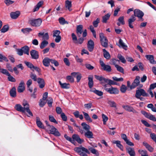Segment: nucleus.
<instances>
[{"mask_svg": "<svg viewBox=\"0 0 156 156\" xmlns=\"http://www.w3.org/2000/svg\"><path fill=\"white\" fill-rule=\"evenodd\" d=\"M74 150L81 156H87V155L86 153L88 154H90V152L87 149L82 146L75 148Z\"/></svg>", "mask_w": 156, "mask_h": 156, "instance_id": "f257e3e1", "label": "nucleus"}, {"mask_svg": "<svg viewBox=\"0 0 156 156\" xmlns=\"http://www.w3.org/2000/svg\"><path fill=\"white\" fill-rule=\"evenodd\" d=\"M42 20L41 18L37 19H31L29 20V24L31 26L35 27L40 26L42 23Z\"/></svg>", "mask_w": 156, "mask_h": 156, "instance_id": "f03ea898", "label": "nucleus"}, {"mask_svg": "<svg viewBox=\"0 0 156 156\" xmlns=\"http://www.w3.org/2000/svg\"><path fill=\"white\" fill-rule=\"evenodd\" d=\"M99 37L102 46L105 48L108 46V41L104 34L102 33L99 34Z\"/></svg>", "mask_w": 156, "mask_h": 156, "instance_id": "7ed1b4c3", "label": "nucleus"}, {"mask_svg": "<svg viewBox=\"0 0 156 156\" xmlns=\"http://www.w3.org/2000/svg\"><path fill=\"white\" fill-rule=\"evenodd\" d=\"M71 36L73 42L74 44H81L83 43L84 40L83 37H81L77 39L76 36L73 33L72 34Z\"/></svg>", "mask_w": 156, "mask_h": 156, "instance_id": "20e7f679", "label": "nucleus"}, {"mask_svg": "<svg viewBox=\"0 0 156 156\" xmlns=\"http://www.w3.org/2000/svg\"><path fill=\"white\" fill-rule=\"evenodd\" d=\"M141 96H142L143 97H148L149 95L144 90L140 88L136 90L135 97H137Z\"/></svg>", "mask_w": 156, "mask_h": 156, "instance_id": "39448f33", "label": "nucleus"}, {"mask_svg": "<svg viewBox=\"0 0 156 156\" xmlns=\"http://www.w3.org/2000/svg\"><path fill=\"white\" fill-rule=\"evenodd\" d=\"M50 131V133L56 136H60V133L58 131L57 129L53 126H51L49 128H48Z\"/></svg>", "mask_w": 156, "mask_h": 156, "instance_id": "423d86ee", "label": "nucleus"}, {"mask_svg": "<svg viewBox=\"0 0 156 156\" xmlns=\"http://www.w3.org/2000/svg\"><path fill=\"white\" fill-rule=\"evenodd\" d=\"M100 63L101 66L102 67V69L108 72H110L111 71L112 69L110 66L106 65L102 60H100Z\"/></svg>", "mask_w": 156, "mask_h": 156, "instance_id": "0eeeda50", "label": "nucleus"}, {"mask_svg": "<svg viewBox=\"0 0 156 156\" xmlns=\"http://www.w3.org/2000/svg\"><path fill=\"white\" fill-rule=\"evenodd\" d=\"M141 113L144 115L145 117L149 119L150 120L154 122L156 121V118L155 116L151 114L148 113L144 111H142Z\"/></svg>", "mask_w": 156, "mask_h": 156, "instance_id": "6e6552de", "label": "nucleus"}, {"mask_svg": "<svg viewBox=\"0 0 156 156\" xmlns=\"http://www.w3.org/2000/svg\"><path fill=\"white\" fill-rule=\"evenodd\" d=\"M105 91L111 94H118L119 90L117 88L111 87L109 89H105Z\"/></svg>", "mask_w": 156, "mask_h": 156, "instance_id": "1a4fd4ad", "label": "nucleus"}, {"mask_svg": "<svg viewBox=\"0 0 156 156\" xmlns=\"http://www.w3.org/2000/svg\"><path fill=\"white\" fill-rule=\"evenodd\" d=\"M140 78V77L139 76H136V79L134 80L133 82L130 86L131 89L134 88L136 87L140 83L139 80Z\"/></svg>", "mask_w": 156, "mask_h": 156, "instance_id": "9d476101", "label": "nucleus"}, {"mask_svg": "<svg viewBox=\"0 0 156 156\" xmlns=\"http://www.w3.org/2000/svg\"><path fill=\"white\" fill-rule=\"evenodd\" d=\"M30 53L32 59H37L39 57V53L38 51L35 50H32L30 52Z\"/></svg>", "mask_w": 156, "mask_h": 156, "instance_id": "9b49d317", "label": "nucleus"}, {"mask_svg": "<svg viewBox=\"0 0 156 156\" xmlns=\"http://www.w3.org/2000/svg\"><path fill=\"white\" fill-rule=\"evenodd\" d=\"M134 14L133 15L135 17H137L139 19H142L144 15V13L140 10L136 9L134 11Z\"/></svg>", "mask_w": 156, "mask_h": 156, "instance_id": "f8f14e48", "label": "nucleus"}, {"mask_svg": "<svg viewBox=\"0 0 156 156\" xmlns=\"http://www.w3.org/2000/svg\"><path fill=\"white\" fill-rule=\"evenodd\" d=\"M126 152L128 153L130 156H135L136 153L134 148L129 147H126Z\"/></svg>", "mask_w": 156, "mask_h": 156, "instance_id": "ddd939ff", "label": "nucleus"}, {"mask_svg": "<svg viewBox=\"0 0 156 156\" xmlns=\"http://www.w3.org/2000/svg\"><path fill=\"white\" fill-rule=\"evenodd\" d=\"M83 26L82 25L77 26L76 32L78 37H80L83 33Z\"/></svg>", "mask_w": 156, "mask_h": 156, "instance_id": "4468645a", "label": "nucleus"}, {"mask_svg": "<svg viewBox=\"0 0 156 156\" xmlns=\"http://www.w3.org/2000/svg\"><path fill=\"white\" fill-rule=\"evenodd\" d=\"M87 48L89 51L90 52L92 51L94 47V43L91 40L88 41L87 44Z\"/></svg>", "mask_w": 156, "mask_h": 156, "instance_id": "2eb2a0df", "label": "nucleus"}, {"mask_svg": "<svg viewBox=\"0 0 156 156\" xmlns=\"http://www.w3.org/2000/svg\"><path fill=\"white\" fill-rule=\"evenodd\" d=\"M24 83L23 80H21L17 88L18 92H23L25 90Z\"/></svg>", "mask_w": 156, "mask_h": 156, "instance_id": "dca6fc26", "label": "nucleus"}, {"mask_svg": "<svg viewBox=\"0 0 156 156\" xmlns=\"http://www.w3.org/2000/svg\"><path fill=\"white\" fill-rule=\"evenodd\" d=\"M122 108L128 111L132 112L134 113H138V112L133 107L129 105H123Z\"/></svg>", "mask_w": 156, "mask_h": 156, "instance_id": "f3484780", "label": "nucleus"}, {"mask_svg": "<svg viewBox=\"0 0 156 156\" xmlns=\"http://www.w3.org/2000/svg\"><path fill=\"white\" fill-rule=\"evenodd\" d=\"M73 140L76 141L78 143L81 144L84 141L83 139H80L79 136L77 134H74L72 136Z\"/></svg>", "mask_w": 156, "mask_h": 156, "instance_id": "a211bd4d", "label": "nucleus"}, {"mask_svg": "<svg viewBox=\"0 0 156 156\" xmlns=\"http://www.w3.org/2000/svg\"><path fill=\"white\" fill-rule=\"evenodd\" d=\"M136 19L135 16L133 15H132L131 18L129 19L128 20L129 26L130 28H133V26L132 25V23L135 21Z\"/></svg>", "mask_w": 156, "mask_h": 156, "instance_id": "6ab92c4d", "label": "nucleus"}, {"mask_svg": "<svg viewBox=\"0 0 156 156\" xmlns=\"http://www.w3.org/2000/svg\"><path fill=\"white\" fill-rule=\"evenodd\" d=\"M39 84V87L41 88H43L45 86V83L44 80L41 78H38L37 80Z\"/></svg>", "mask_w": 156, "mask_h": 156, "instance_id": "aec40b11", "label": "nucleus"}, {"mask_svg": "<svg viewBox=\"0 0 156 156\" xmlns=\"http://www.w3.org/2000/svg\"><path fill=\"white\" fill-rule=\"evenodd\" d=\"M71 75L74 77H76L77 79V82H79L80 80L82 75L79 73L73 72L71 73Z\"/></svg>", "mask_w": 156, "mask_h": 156, "instance_id": "412c9836", "label": "nucleus"}, {"mask_svg": "<svg viewBox=\"0 0 156 156\" xmlns=\"http://www.w3.org/2000/svg\"><path fill=\"white\" fill-rule=\"evenodd\" d=\"M146 58L152 64H156V61L154 60V57L153 55H145Z\"/></svg>", "mask_w": 156, "mask_h": 156, "instance_id": "4be33fe9", "label": "nucleus"}, {"mask_svg": "<svg viewBox=\"0 0 156 156\" xmlns=\"http://www.w3.org/2000/svg\"><path fill=\"white\" fill-rule=\"evenodd\" d=\"M143 144L150 152H152L154 151V148L146 142H143Z\"/></svg>", "mask_w": 156, "mask_h": 156, "instance_id": "5701e85b", "label": "nucleus"}, {"mask_svg": "<svg viewBox=\"0 0 156 156\" xmlns=\"http://www.w3.org/2000/svg\"><path fill=\"white\" fill-rule=\"evenodd\" d=\"M20 12L19 11H17L15 12H11L10 15L11 18L12 19H16L19 16Z\"/></svg>", "mask_w": 156, "mask_h": 156, "instance_id": "b1692460", "label": "nucleus"}, {"mask_svg": "<svg viewBox=\"0 0 156 156\" xmlns=\"http://www.w3.org/2000/svg\"><path fill=\"white\" fill-rule=\"evenodd\" d=\"M22 105L23 106V113L25 112L26 110H28L30 108L29 105L27 101L24 100L23 101Z\"/></svg>", "mask_w": 156, "mask_h": 156, "instance_id": "393cba45", "label": "nucleus"}, {"mask_svg": "<svg viewBox=\"0 0 156 156\" xmlns=\"http://www.w3.org/2000/svg\"><path fill=\"white\" fill-rule=\"evenodd\" d=\"M51 59L45 57L43 60L42 62L44 66H48L50 65Z\"/></svg>", "mask_w": 156, "mask_h": 156, "instance_id": "a878e982", "label": "nucleus"}, {"mask_svg": "<svg viewBox=\"0 0 156 156\" xmlns=\"http://www.w3.org/2000/svg\"><path fill=\"white\" fill-rule=\"evenodd\" d=\"M90 91L94 93L99 96H101L103 95V93L102 91L97 90L94 88L91 89Z\"/></svg>", "mask_w": 156, "mask_h": 156, "instance_id": "bb28decb", "label": "nucleus"}, {"mask_svg": "<svg viewBox=\"0 0 156 156\" xmlns=\"http://www.w3.org/2000/svg\"><path fill=\"white\" fill-rule=\"evenodd\" d=\"M36 119V123L37 126L41 128L44 129V126L42 122L41 121L40 119L38 117H37Z\"/></svg>", "mask_w": 156, "mask_h": 156, "instance_id": "cd10ccee", "label": "nucleus"}, {"mask_svg": "<svg viewBox=\"0 0 156 156\" xmlns=\"http://www.w3.org/2000/svg\"><path fill=\"white\" fill-rule=\"evenodd\" d=\"M72 5L71 2L68 0H66L65 2V7L67 8L69 11H72V9H71L72 7Z\"/></svg>", "mask_w": 156, "mask_h": 156, "instance_id": "c85d7f7f", "label": "nucleus"}, {"mask_svg": "<svg viewBox=\"0 0 156 156\" xmlns=\"http://www.w3.org/2000/svg\"><path fill=\"white\" fill-rule=\"evenodd\" d=\"M84 136L87 138L89 139L93 138V134L92 132L89 130L87 131L84 134Z\"/></svg>", "mask_w": 156, "mask_h": 156, "instance_id": "c756f323", "label": "nucleus"}, {"mask_svg": "<svg viewBox=\"0 0 156 156\" xmlns=\"http://www.w3.org/2000/svg\"><path fill=\"white\" fill-rule=\"evenodd\" d=\"M112 143L114 144H116L117 146L119 148L120 150L122 151L123 150V146L121 144V142L119 140H114L112 141Z\"/></svg>", "mask_w": 156, "mask_h": 156, "instance_id": "7c9ffc66", "label": "nucleus"}, {"mask_svg": "<svg viewBox=\"0 0 156 156\" xmlns=\"http://www.w3.org/2000/svg\"><path fill=\"white\" fill-rule=\"evenodd\" d=\"M23 52L28 55H29V51L30 48L27 45H25L22 48Z\"/></svg>", "mask_w": 156, "mask_h": 156, "instance_id": "2f4dec72", "label": "nucleus"}, {"mask_svg": "<svg viewBox=\"0 0 156 156\" xmlns=\"http://www.w3.org/2000/svg\"><path fill=\"white\" fill-rule=\"evenodd\" d=\"M10 96L13 97H15L16 96V88L15 87H13L10 91Z\"/></svg>", "mask_w": 156, "mask_h": 156, "instance_id": "473e14b6", "label": "nucleus"}, {"mask_svg": "<svg viewBox=\"0 0 156 156\" xmlns=\"http://www.w3.org/2000/svg\"><path fill=\"white\" fill-rule=\"evenodd\" d=\"M15 108L16 110L18 111L23 112V107H22L20 104H16L15 106Z\"/></svg>", "mask_w": 156, "mask_h": 156, "instance_id": "72a5a7b5", "label": "nucleus"}, {"mask_svg": "<svg viewBox=\"0 0 156 156\" xmlns=\"http://www.w3.org/2000/svg\"><path fill=\"white\" fill-rule=\"evenodd\" d=\"M48 44V42L47 41L43 40L41 43L40 48L41 49H43L47 46Z\"/></svg>", "mask_w": 156, "mask_h": 156, "instance_id": "f704fd0d", "label": "nucleus"}, {"mask_svg": "<svg viewBox=\"0 0 156 156\" xmlns=\"http://www.w3.org/2000/svg\"><path fill=\"white\" fill-rule=\"evenodd\" d=\"M104 57L107 59H109L110 58V55L108 52L105 49H103Z\"/></svg>", "mask_w": 156, "mask_h": 156, "instance_id": "c9c22d12", "label": "nucleus"}, {"mask_svg": "<svg viewBox=\"0 0 156 156\" xmlns=\"http://www.w3.org/2000/svg\"><path fill=\"white\" fill-rule=\"evenodd\" d=\"M88 84L89 88H91L93 86L94 83L93 81V76H92L90 77H88Z\"/></svg>", "mask_w": 156, "mask_h": 156, "instance_id": "e433bc0d", "label": "nucleus"}, {"mask_svg": "<svg viewBox=\"0 0 156 156\" xmlns=\"http://www.w3.org/2000/svg\"><path fill=\"white\" fill-rule=\"evenodd\" d=\"M110 13H107L105 16L102 17V22L103 23H106L107 20H108L110 16Z\"/></svg>", "mask_w": 156, "mask_h": 156, "instance_id": "4c0bfd02", "label": "nucleus"}, {"mask_svg": "<svg viewBox=\"0 0 156 156\" xmlns=\"http://www.w3.org/2000/svg\"><path fill=\"white\" fill-rule=\"evenodd\" d=\"M83 113L84 115L85 119L87 121H89V122H92V120L89 116L88 114L84 112H83Z\"/></svg>", "mask_w": 156, "mask_h": 156, "instance_id": "58836bf2", "label": "nucleus"}, {"mask_svg": "<svg viewBox=\"0 0 156 156\" xmlns=\"http://www.w3.org/2000/svg\"><path fill=\"white\" fill-rule=\"evenodd\" d=\"M119 43L120 44V45L119 46V47L121 46L125 50H126L127 49V46L125 45V44L123 42L122 40L121 39H120L119 40Z\"/></svg>", "mask_w": 156, "mask_h": 156, "instance_id": "ea45409f", "label": "nucleus"}, {"mask_svg": "<svg viewBox=\"0 0 156 156\" xmlns=\"http://www.w3.org/2000/svg\"><path fill=\"white\" fill-rule=\"evenodd\" d=\"M59 83L62 88L68 89L69 87V83H62L60 81H59Z\"/></svg>", "mask_w": 156, "mask_h": 156, "instance_id": "a19ab883", "label": "nucleus"}, {"mask_svg": "<svg viewBox=\"0 0 156 156\" xmlns=\"http://www.w3.org/2000/svg\"><path fill=\"white\" fill-rule=\"evenodd\" d=\"M104 82L107 83L108 84L110 85L116 84V83L113 81L105 78L104 79Z\"/></svg>", "mask_w": 156, "mask_h": 156, "instance_id": "79ce46f5", "label": "nucleus"}, {"mask_svg": "<svg viewBox=\"0 0 156 156\" xmlns=\"http://www.w3.org/2000/svg\"><path fill=\"white\" fill-rule=\"evenodd\" d=\"M81 126H83V129L86 131L89 130L90 129V126L85 122L82 123Z\"/></svg>", "mask_w": 156, "mask_h": 156, "instance_id": "37998d69", "label": "nucleus"}, {"mask_svg": "<svg viewBox=\"0 0 156 156\" xmlns=\"http://www.w3.org/2000/svg\"><path fill=\"white\" fill-rule=\"evenodd\" d=\"M100 19L99 18H97L95 20H94L93 22V26L95 27H97L98 26V24L100 23Z\"/></svg>", "mask_w": 156, "mask_h": 156, "instance_id": "c03bdc74", "label": "nucleus"}, {"mask_svg": "<svg viewBox=\"0 0 156 156\" xmlns=\"http://www.w3.org/2000/svg\"><path fill=\"white\" fill-rule=\"evenodd\" d=\"M24 62L28 67L31 70H33L34 66L31 63L27 61H25Z\"/></svg>", "mask_w": 156, "mask_h": 156, "instance_id": "a18cd8bd", "label": "nucleus"}, {"mask_svg": "<svg viewBox=\"0 0 156 156\" xmlns=\"http://www.w3.org/2000/svg\"><path fill=\"white\" fill-rule=\"evenodd\" d=\"M118 58L120 60L121 62L123 63L126 62V60L124 57L122 56L120 54H118Z\"/></svg>", "mask_w": 156, "mask_h": 156, "instance_id": "49530a36", "label": "nucleus"}, {"mask_svg": "<svg viewBox=\"0 0 156 156\" xmlns=\"http://www.w3.org/2000/svg\"><path fill=\"white\" fill-rule=\"evenodd\" d=\"M95 78L97 80H99L101 81H103L104 82V79H105V78H104L102 76H99L97 75H95L94 76ZM102 83L103 82H102Z\"/></svg>", "mask_w": 156, "mask_h": 156, "instance_id": "de8ad7c7", "label": "nucleus"}, {"mask_svg": "<svg viewBox=\"0 0 156 156\" xmlns=\"http://www.w3.org/2000/svg\"><path fill=\"white\" fill-rule=\"evenodd\" d=\"M9 29V27L7 25H5L4 26L2 29L1 30V31L2 33H5Z\"/></svg>", "mask_w": 156, "mask_h": 156, "instance_id": "09e8293b", "label": "nucleus"}, {"mask_svg": "<svg viewBox=\"0 0 156 156\" xmlns=\"http://www.w3.org/2000/svg\"><path fill=\"white\" fill-rule=\"evenodd\" d=\"M90 29L91 32H92L94 38H96V35L95 31L94 30V28L93 26L90 25Z\"/></svg>", "mask_w": 156, "mask_h": 156, "instance_id": "8fccbe9b", "label": "nucleus"}, {"mask_svg": "<svg viewBox=\"0 0 156 156\" xmlns=\"http://www.w3.org/2000/svg\"><path fill=\"white\" fill-rule=\"evenodd\" d=\"M102 117L103 119V124L105 125L106 124V122L108 121V117L104 114H102Z\"/></svg>", "mask_w": 156, "mask_h": 156, "instance_id": "3c124183", "label": "nucleus"}, {"mask_svg": "<svg viewBox=\"0 0 156 156\" xmlns=\"http://www.w3.org/2000/svg\"><path fill=\"white\" fill-rule=\"evenodd\" d=\"M107 103L111 107H116V104L114 101L109 100Z\"/></svg>", "mask_w": 156, "mask_h": 156, "instance_id": "603ef678", "label": "nucleus"}, {"mask_svg": "<svg viewBox=\"0 0 156 156\" xmlns=\"http://www.w3.org/2000/svg\"><path fill=\"white\" fill-rule=\"evenodd\" d=\"M115 67L116 68L117 71L121 73H124V69L122 67L118 65H115Z\"/></svg>", "mask_w": 156, "mask_h": 156, "instance_id": "864d4df0", "label": "nucleus"}, {"mask_svg": "<svg viewBox=\"0 0 156 156\" xmlns=\"http://www.w3.org/2000/svg\"><path fill=\"white\" fill-rule=\"evenodd\" d=\"M30 77L35 81H36L37 80V79L36 75L32 72H31L30 73Z\"/></svg>", "mask_w": 156, "mask_h": 156, "instance_id": "5fc2aeb1", "label": "nucleus"}, {"mask_svg": "<svg viewBox=\"0 0 156 156\" xmlns=\"http://www.w3.org/2000/svg\"><path fill=\"white\" fill-rule=\"evenodd\" d=\"M138 152L141 154V156H145L148 154L147 151L146 150H139Z\"/></svg>", "mask_w": 156, "mask_h": 156, "instance_id": "6e6d98bb", "label": "nucleus"}, {"mask_svg": "<svg viewBox=\"0 0 156 156\" xmlns=\"http://www.w3.org/2000/svg\"><path fill=\"white\" fill-rule=\"evenodd\" d=\"M127 90V87L126 86L122 84L121 87H120V91L122 93H125Z\"/></svg>", "mask_w": 156, "mask_h": 156, "instance_id": "4d7b16f0", "label": "nucleus"}, {"mask_svg": "<svg viewBox=\"0 0 156 156\" xmlns=\"http://www.w3.org/2000/svg\"><path fill=\"white\" fill-rule=\"evenodd\" d=\"M58 20L60 23L62 25L64 24L67 23V21H65L64 18L62 17H60Z\"/></svg>", "mask_w": 156, "mask_h": 156, "instance_id": "13d9d810", "label": "nucleus"}, {"mask_svg": "<svg viewBox=\"0 0 156 156\" xmlns=\"http://www.w3.org/2000/svg\"><path fill=\"white\" fill-rule=\"evenodd\" d=\"M48 117L49 120L51 122H54L56 124H58V122L56 121L53 116L50 115Z\"/></svg>", "mask_w": 156, "mask_h": 156, "instance_id": "bf43d9fd", "label": "nucleus"}, {"mask_svg": "<svg viewBox=\"0 0 156 156\" xmlns=\"http://www.w3.org/2000/svg\"><path fill=\"white\" fill-rule=\"evenodd\" d=\"M32 29L31 28H27L21 29V31L24 33H26L27 32H29L32 31Z\"/></svg>", "mask_w": 156, "mask_h": 156, "instance_id": "052dcab7", "label": "nucleus"}, {"mask_svg": "<svg viewBox=\"0 0 156 156\" xmlns=\"http://www.w3.org/2000/svg\"><path fill=\"white\" fill-rule=\"evenodd\" d=\"M50 62L51 64H54L55 66H58L59 65L58 61L54 59H51Z\"/></svg>", "mask_w": 156, "mask_h": 156, "instance_id": "680f3d73", "label": "nucleus"}, {"mask_svg": "<svg viewBox=\"0 0 156 156\" xmlns=\"http://www.w3.org/2000/svg\"><path fill=\"white\" fill-rule=\"evenodd\" d=\"M0 72L7 76L10 75V73H9L8 71L6 69H1Z\"/></svg>", "mask_w": 156, "mask_h": 156, "instance_id": "e2e57ef3", "label": "nucleus"}, {"mask_svg": "<svg viewBox=\"0 0 156 156\" xmlns=\"http://www.w3.org/2000/svg\"><path fill=\"white\" fill-rule=\"evenodd\" d=\"M3 60L6 62H8L9 61L8 59L6 57L0 54V62H2Z\"/></svg>", "mask_w": 156, "mask_h": 156, "instance_id": "0e129e2a", "label": "nucleus"}, {"mask_svg": "<svg viewBox=\"0 0 156 156\" xmlns=\"http://www.w3.org/2000/svg\"><path fill=\"white\" fill-rule=\"evenodd\" d=\"M89 150L91 151L92 153L93 154H96L97 156H98L99 153L95 149L93 148H90V149Z\"/></svg>", "mask_w": 156, "mask_h": 156, "instance_id": "69168bd1", "label": "nucleus"}, {"mask_svg": "<svg viewBox=\"0 0 156 156\" xmlns=\"http://www.w3.org/2000/svg\"><path fill=\"white\" fill-rule=\"evenodd\" d=\"M64 137L65 138L68 140L69 141L71 142L72 143H73L74 142V140H73L71 138L68 136L66 134H65L64 135Z\"/></svg>", "mask_w": 156, "mask_h": 156, "instance_id": "338daca9", "label": "nucleus"}, {"mask_svg": "<svg viewBox=\"0 0 156 156\" xmlns=\"http://www.w3.org/2000/svg\"><path fill=\"white\" fill-rule=\"evenodd\" d=\"M42 40H47L49 38V36L48 33H46L42 37Z\"/></svg>", "mask_w": 156, "mask_h": 156, "instance_id": "774afa93", "label": "nucleus"}]
</instances>
